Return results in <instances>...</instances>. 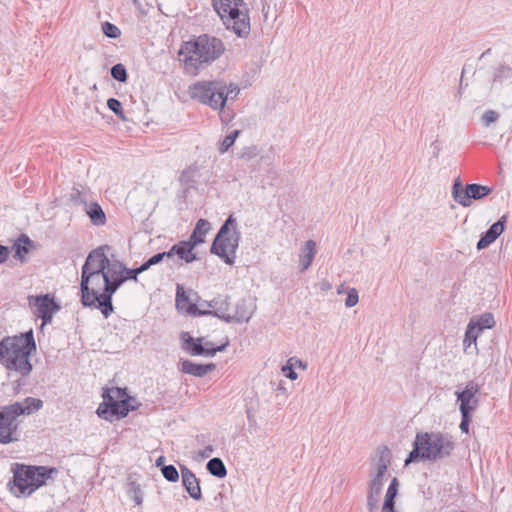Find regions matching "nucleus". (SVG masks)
<instances>
[{
  "mask_svg": "<svg viewBox=\"0 0 512 512\" xmlns=\"http://www.w3.org/2000/svg\"><path fill=\"white\" fill-rule=\"evenodd\" d=\"M471 414L472 413H461V422H460V430L463 432V433H468L469 432V425H470V422H471Z\"/></svg>",
  "mask_w": 512,
  "mask_h": 512,
  "instance_id": "nucleus-46",
  "label": "nucleus"
},
{
  "mask_svg": "<svg viewBox=\"0 0 512 512\" xmlns=\"http://www.w3.org/2000/svg\"><path fill=\"white\" fill-rule=\"evenodd\" d=\"M107 106H108V108H109L111 111H113V112L115 113V115H116L119 119H121V120H123V121H126V120H127V118H126V116H125V114H124V111H123V109H122V104H121V102H120L118 99H116V98H109V99L107 100Z\"/></svg>",
  "mask_w": 512,
  "mask_h": 512,
  "instance_id": "nucleus-37",
  "label": "nucleus"
},
{
  "mask_svg": "<svg viewBox=\"0 0 512 512\" xmlns=\"http://www.w3.org/2000/svg\"><path fill=\"white\" fill-rule=\"evenodd\" d=\"M255 300L251 297L240 299L236 306L234 314L227 316V323L248 322L256 311Z\"/></svg>",
  "mask_w": 512,
  "mask_h": 512,
  "instance_id": "nucleus-16",
  "label": "nucleus"
},
{
  "mask_svg": "<svg viewBox=\"0 0 512 512\" xmlns=\"http://www.w3.org/2000/svg\"><path fill=\"white\" fill-rule=\"evenodd\" d=\"M225 50V45L220 38L202 34L184 42L179 56L182 57L186 72L196 76L200 70L218 60Z\"/></svg>",
  "mask_w": 512,
  "mask_h": 512,
  "instance_id": "nucleus-1",
  "label": "nucleus"
},
{
  "mask_svg": "<svg viewBox=\"0 0 512 512\" xmlns=\"http://www.w3.org/2000/svg\"><path fill=\"white\" fill-rule=\"evenodd\" d=\"M491 189L480 184H467L462 187L459 181H456L452 187V196L454 200L463 207H469L472 200H480L489 195Z\"/></svg>",
  "mask_w": 512,
  "mask_h": 512,
  "instance_id": "nucleus-12",
  "label": "nucleus"
},
{
  "mask_svg": "<svg viewBox=\"0 0 512 512\" xmlns=\"http://www.w3.org/2000/svg\"><path fill=\"white\" fill-rule=\"evenodd\" d=\"M480 390V386L475 381H469L464 390L456 392L457 401L460 402L461 413H473L478 406V399L476 398L477 393Z\"/></svg>",
  "mask_w": 512,
  "mask_h": 512,
  "instance_id": "nucleus-14",
  "label": "nucleus"
},
{
  "mask_svg": "<svg viewBox=\"0 0 512 512\" xmlns=\"http://www.w3.org/2000/svg\"><path fill=\"white\" fill-rule=\"evenodd\" d=\"M455 448L452 438L440 432L417 433L405 466L417 460L437 461L447 458Z\"/></svg>",
  "mask_w": 512,
  "mask_h": 512,
  "instance_id": "nucleus-4",
  "label": "nucleus"
},
{
  "mask_svg": "<svg viewBox=\"0 0 512 512\" xmlns=\"http://www.w3.org/2000/svg\"><path fill=\"white\" fill-rule=\"evenodd\" d=\"M293 364H294V366L302 368L303 370H305L307 368V364L305 362H303L302 360L297 359V358H295V360L293 361Z\"/></svg>",
  "mask_w": 512,
  "mask_h": 512,
  "instance_id": "nucleus-54",
  "label": "nucleus"
},
{
  "mask_svg": "<svg viewBox=\"0 0 512 512\" xmlns=\"http://www.w3.org/2000/svg\"><path fill=\"white\" fill-rule=\"evenodd\" d=\"M210 230V223L205 219H199L196 223V226L187 239L189 242L193 243L194 246L202 244L205 242V236Z\"/></svg>",
  "mask_w": 512,
  "mask_h": 512,
  "instance_id": "nucleus-27",
  "label": "nucleus"
},
{
  "mask_svg": "<svg viewBox=\"0 0 512 512\" xmlns=\"http://www.w3.org/2000/svg\"><path fill=\"white\" fill-rule=\"evenodd\" d=\"M277 391H278L279 393H282V394L286 393V388H285V386H284V383H282V382H281V383H279V385H278V387H277Z\"/></svg>",
  "mask_w": 512,
  "mask_h": 512,
  "instance_id": "nucleus-59",
  "label": "nucleus"
},
{
  "mask_svg": "<svg viewBox=\"0 0 512 512\" xmlns=\"http://www.w3.org/2000/svg\"><path fill=\"white\" fill-rule=\"evenodd\" d=\"M212 5L227 29L242 38L250 34L249 9L244 0H212Z\"/></svg>",
  "mask_w": 512,
  "mask_h": 512,
  "instance_id": "nucleus-7",
  "label": "nucleus"
},
{
  "mask_svg": "<svg viewBox=\"0 0 512 512\" xmlns=\"http://www.w3.org/2000/svg\"><path fill=\"white\" fill-rule=\"evenodd\" d=\"M10 255V248L0 244V264L6 262Z\"/></svg>",
  "mask_w": 512,
  "mask_h": 512,
  "instance_id": "nucleus-50",
  "label": "nucleus"
},
{
  "mask_svg": "<svg viewBox=\"0 0 512 512\" xmlns=\"http://www.w3.org/2000/svg\"><path fill=\"white\" fill-rule=\"evenodd\" d=\"M136 407L128 402V399L114 400L107 395H103V402L97 408V415L107 421L112 422L114 417L122 419Z\"/></svg>",
  "mask_w": 512,
  "mask_h": 512,
  "instance_id": "nucleus-10",
  "label": "nucleus"
},
{
  "mask_svg": "<svg viewBox=\"0 0 512 512\" xmlns=\"http://www.w3.org/2000/svg\"><path fill=\"white\" fill-rule=\"evenodd\" d=\"M70 199L71 201L75 202V203H81V204H85L87 205V202L86 200H84L82 198V193L79 189L77 188H73L71 193H70Z\"/></svg>",
  "mask_w": 512,
  "mask_h": 512,
  "instance_id": "nucleus-49",
  "label": "nucleus"
},
{
  "mask_svg": "<svg viewBox=\"0 0 512 512\" xmlns=\"http://www.w3.org/2000/svg\"><path fill=\"white\" fill-rule=\"evenodd\" d=\"M380 495L367 492V509L369 512H375L378 509Z\"/></svg>",
  "mask_w": 512,
  "mask_h": 512,
  "instance_id": "nucleus-44",
  "label": "nucleus"
},
{
  "mask_svg": "<svg viewBox=\"0 0 512 512\" xmlns=\"http://www.w3.org/2000/svg\"><path fill=\"white\" fill-rule=\"evenodd\" d=\"M499 119V113L495 110H487L482 115L483 124L488 127L490 124L496 122Z\"/></svg>",
  "mask_w": 512,
  "mask_h": 512,
  "instance_id": "nucleus-45",
  "label": "nucleus"
},
{
  "mask_svg": "<svg viewBox=\"0 0 512 512\" xmlns=\"http://www.w3.org/2000/svg\"><path fill=\"white\" fill-rule=\"evenodd\" d=\"M181 477L182 484L190 497L194 500H200L202 498V492L199 480L195 474L186 466H181Z\"/></svg>",
  "mask_w": 512,
  "mask_h": 512,
  "instance_id": "nucleus-23",
  "label": "nucleus"
},
{
  "mask_svg": "<svg viewBox=\"0 0 512 512\" xmlns=\"http://www.w3.org/2000/svg\"><path fill=\"white\" fill-rule=\"evenodd\" d=\"M316 255V242L314 240H308L304 243L301 248V253L299 255V265L300 270L303 272L307 270Z\"/></svg>",
  "mask_w": 512,
  "mask_h": 512,
  "instance_id": "nucleus-26",
  "label": "nucleus"
},
{
  "mask_svg": "<svg viewBox=\"0 0 512 512\" xmlns=\"http://www.w3.org/2000/svg\"><path fill=\"white\" fill-rule=\"evenodd\" d=\"M345 292H347V291H346V288H345V285H344V284H341V285H339V286L337 287V294H339V295H340V294H343V293H345Z\"/></svg>",
  "mask_w": 512,
  "mask_h": 512,
  "instance_id": "nucleus-58",
  "label": "nucleus"
},
{
  "mask_svg": "<svg viewBox=\"0 0 512 512\" xmlns=\"http://www.w3.org/2000/svg\"><path fill=\"white\" fill-rule=\"evenodd\" d=\"M13 478L8 482L9 491L15 497H29L38 488L46 484L47 479L57 474V469L46 466H28L14 464Z\"/></svg>",
  "mask_w": 512,
  "mask_h": 512,
  "instance_id": "nucleus-5",
  "label": "nucleus"
},
{
  "mask_svg": "<svg viewBox=\"0 0 512 512\" xmlns=\"http://www.w3.org/2000/svg\"><path fill=\"white\" fill-rule=\"evenodd\" d=\"M212 452H213V447L209 445L202 452V456L203 457H209L212 454Z\"/></svg>",
  "mask_w": 512,
  "mask_h": 512,
  "instance_id": "nucleus-56",
  "label": "nucleus"
},
{
  "mask_svg": "<svg viewBox=\"0 0 512 512\" xmlns=\"http://www.w3.org/2000/svg\"><path fill=\"white\" fill-rule=\"evenodd\" d=\"M164 258L169 259L168 251L160 252V253H157V254L153 255L152 257H150L149 264H151L152 266L159 264L160 262H162L164 260Z\"/></svg>",
  "mask_w": 512,
  "mask_h": 512,
  "instance_id": "nucleus-48",
  "label": "nucleus"
},
{
  "mask_svg": "<svg viewBox=\"0 0 512 512\" xmlns=\"http://www.w3.org/2000/svg\"><path fill=\"white\" fill-rule=\"evenodd\" d=\"M105 274L110 278H121L124 275V264L118 260L110 261L105 270Z\"/></svg>",
  "mask_w": 512,
  "mask_h": 512,
  "instance_id": "nucleus-33",
  "label": "nucleus"
},
{
  "mask_svg": "<svg viewBox=\"0 0 512 512\" xmlns=\"http://www.w3.org/2000/svg\"><path fill=\"white\" fill-rule=\"evenodd\" d=\"M195 247L196 246H194L193 243L189 242L188 240L179 241L168 250L169 259L177 256L178 261L176 264L179 266L183 264L182 262L186 264L192 263L197 259V255L194 252Z\"/></svg>",
  "mask_w": 512,
  "mask_h": 512,
  "instance_id": "nucleus-19",
  "label": "nucleus"
},
{
  "mask_svg": "<svg viewBox=\"0 0 512 512\" xmlns=\"http://www.w3.org/2000/svg\"><path fill=\"white\" fill-rule=\"evenodd\" d=\"M230 297L227 295H219L207 302V305L211 308V310H201L202 315H213L225 322H227V316H230L228 313L230 307Z\"/></svg>",
  "mask_w": 512,
  "mask_h": 512,
  "instance_id": "nucleus-21",
  "label": "nucleus"
},
{
  "mask_svg": "<svg viewBox=\"0 0 512 512\" xmlns=\"http://www.w3.org/2000/svg\"><path fill=\"white\" fill-rule=\"evenodd\" d=\"M203 338H193L188 336L184 342V350L193 356H209L213 357L217 352H222L228 346V342L217 347H212L210 342H206L205 346L202 344Z\"/></svg>",
  "mask_w": 512,
  "mask_h": 512,
  "instance_id": "nucleus-13",
  "label": "nucleus"
},
{
  "mask_svg": "<svg viewBox=\"0 0 512 512\" xmlns=\"http://www.w3.org/2000/svg\"><path fill=\"white\" fill-rule=\"evenodd\" d=\"M34 248V242L26 234H21L12 246L15 251L14 258L24 263L27 261V255Z\"/></svg>",
  "mask_w": 512,
  "mask_h": 512,
  "instance_id": "nucleus-24",
  "label": "nucleus"
},
{
  "mask_svg": "<svg viewBox=\"0 0 512 512\" xmlns=\"http://www.w3.org/2000/svg\"><path fill=\"white\" fill-rule=\"evenodd\" d=\"M124 283L125 282L122 277L110 278L107 276V282L102 296V302L100 303L101 313L105 318H108L113 313L114 306L112 303V297Z\"/></svg>",
  "mask_w": 512,
  "mask_h": 512,
  "instance_id": "nucleus-18",
  "label": "nucleus"
},
{
  "mask_svg": "<svg viewBox=\"0 0 512 512\" xmlns=\"http://www.w3.org/2000/svg\"><path fill=\"white\" fill-rule=\"evenodd\" d=\"M391 463V451L387 446H380L377 449V462L375 473L370 474L368 482V493L381 495L383 478Z\"/></svg>",
  "mask_w": 512,
  "mask_h": 512,
  "instance_id": "nucleus-11",
  "label": "nucleus"
},
{
  "mask_svg": "<svg viewBox=\"0 0 512 512\" xmlns=\"http://www.w3.org/2000/svg\"><path fill=\"white\" fill-rule=\"evenodd\" d=\"M474 325L477 326L478 331L482 332L484 329H491L495 325L494 316L492 313H484L476 321Z\"/></svg>",
  "mask_w": 512,
  "mask_h": 512,
  "instance_id": "nucleus-34",
  "label": "nucleus"
},
{
  "mask_svg": "<svg viewBox=\"0 0 512 512\" xmlns=\"http://www.w3.org/2000/svg\"><path fill=\"white\" fill-rule=\"evenodd\" d=\"M399 481L394 477L385 493L383 505H395V498L398 494Z\"/></svg>",
  "mask_w": 512,
  "mask_h": 512,
  "instance_id": "nucleus-32",
  "label": "nucleus"
},
{
  "mask_svg": "<svg viewBox=\"0 0 512 512\" xmlns=\"http://www.w3.org/2000/svg\"><path fill=\"white\" fill-rule=\"evenodd\" d=\"M36 349L32 329L18 335L6 336L0 341V364L8 371L26 377L33 369L29 356Z\"/></svg>",
  "mask_w": 512,
  "mask_h": 512,
  "instance_id": "nucleus-2",
  "label": "nucleus"
},
{
  "mask_svg": "<svg viewBox=\"0 0 512 512\" xmlns=\"http://www.w3.org/2000/svg\"><path fill=\"white\" fill-rule=\"evenodd\" d=\"M102 32L108 38H113V39L118 38L121 35L120 29L116 25H114L110 22H104L102 24Z\"/></svg>",
  "mask_w": 512,
  "mask_h": 512,
  "instance_id": "nucleus-40",
  "label": "nucleus"
},
{
  "mask_svg": "<svg viewBox=\"0 0 512 512\" xmlns=\"http://www.w3.org/2000/svg\"><path fill=\"white\" fill-rule=\"evenodd\" d=\"M295 357H291L288 359L287 364L282 367V371L285 373V376L290 380H296L298 378V374L294 371L293 361Z\"/></svg>",
  "mask_w": 512,
  "mask_h": 512,
  "instance_id": "nucleus-43",
  "label": "nucleus"
},
{
  "mask_svg": "<svg viewBox=\"0 0 512 512\" xmlns=\"http://www.w3.org/2000/svg\"><path fill=\"white\" fill-rule=\"evenodd\" d=\"M106 282L107 275L105 272H81V303L84 307H92L101 311L100 303L102 302Z\"/></svg>",
  "mask_w": 512,
  "mask_h": 512,
  "instance_id": "nucleus-9",
  "label": "nucleus"
},
{
  "mask_svg": "<svg viewBox=\"0 0 512 512\" xmlns=\"http://www.w3.org/2000/svg\"><path fill=\"white\" fill-rule=\"evenodd\" d=\"M267 10H269V6L266 5V4H263V7H262V12L266 15L267 13Z\"/></svg>",
  "mask_w": 512,
  "mask_h": 512,
  "instance_id": "nucleus-64",
  "label": "nucleus"
},
{
  "mask_svg": "<svg viewBox=\"0 0 512 512\" xmlns=\"http://www.w3.org/2000/svg\"><path fill=\"white\" fill-rule=\"evenodd\" d=\"M134 499H135V501H136V503H137L138 505H139V504H141V502H142V498H141V496L135 495V498H134Z\"/></svg>",
  "mask_w": 512,
  "mask_h": 512,
  "instance_id": "nucleus-63",
  "label": "nucleus"
},
{
  "mask_svg": "<svg viewBox=\"0 0 512 512\" xmlns=\"http://www.w3.org/2000/svg\"><path fill=\"white\" fill-rule=\"evenodd\" d=\"M42 406V400L33 397H27L23 402L0 406V443L9 444L17 441V417L20 415H30L41 409Z\"/></svg>",
  "mask_w": 512,
  "mask_h": 512,
  "instance_id": "nucleus-6",
  "label": "nucleus"
},
{
  "mask_svg": "<svg viewBox=\"0 0 512 512\" xmlns=\"http://www.w3.org/2000/svg\"><path fill=\"white\" fill-rule=\"evenodd\" d=\"M34 307V314L42 319L43 325L50 323L52 321L54 311L59 309V306L52 298L49 297V295L36 297Z\"/></svg>",
  "mask_w": 512,
  "mask_h": 512,
  "instance_id": "nucleus-20",
  "label": "nucleus"
},
{
  "mask_svg": "<svg viewBox=\"0 0 512 512\" xmlns=\"http://www.w3.org/2000/svg\"><path fill=\"white\" fill-rule=\"evenodd\" d=\"M150 267H152V265L149 264V259H148L143 264H141L139 267L136 268V270L138 271V275L144 271H147Z\"/></svg>",
  "mask_w": 512,
  "mask_h": 512,
  "instance_id": "nucleus-52",
  "label": "nucleus"
},
{
  "mask_svg": "<svg viewBox=\"0 0 512 512\" xmlns=\"http://www.w3.org/2000/svg\"><path fill=\"white\" fill-rule=\"evenodd\" d=\"M124 276L122 277L124 279V282L128 280L138 281V271L136 268H127L124 265Z\"/></svg>",
  "mask_w": 512,
  "mask_h": 512,
  "instance_id": "nucleus-47",
  "label": "nucleus"
},
{
  "mask_svg": "<svg viewBox=\"0 0 512 512\" xmlns=\"http://www.w3.org/2000/svg\"><path fill=\"white\" fill-rule=\"evenodd\" d=\"M463 86H468V83H463V76H462L460 79L459 93H461V89Z\"/></svg>",
  "mask_w": 512,
  "mask_h": 512,
  "instance_id": "nucleus-60",
  "label": "nucleus"
},
{
  "mask_svg": "<svg viewBox=\"0 0 512 512\" xmlns=\"http://www.w3.org/2000/svg\"><path fill=\"white\" fill-rule=\"evenodd\" d=\"M241 133L240 130H234L233 132H231L229 135H227L223 141L221 142L218 150L221 154H224L225 152H227L229 150V148L231 146H233V144L235 143L237 137L239 136V134Z\"/></svg>",
  "mask_w": 512,
  "mask_h": 512,
  "instance_id": "nucleus-35",
  "label": "nucleus"
},
{
  "mask_svg": "<svg viewBox=\"0 0 512 512\" xmlns=\"http://www.w3.org/2000/svg\"><path fill=\"white\" fill-rule=\"evenodd\" d=\"M240 242V231L233 215H230L219 229L210 252L221 258L226 264L233 265Z\"/></svg>",
  "mask_w": 512,
  "mask_h": 512,
  "instance_id": "nucleus-8",
  "label": "nucleus"
},
{
  "mask_svg": "<svg viewBox=\"0 0 512 512\" xmlns=\"http://www.w3.org/2000/svg\"><path fill=\"white\" fill-rule=\"evenodd\" d=\"M463 86H468V83H463V76H462L460 79L459 93H461V89Z\"/></svg>",
  "mask_w": 512,
  "mask_h": 512,
  "instance_id": "nucleus-62",
  "label": "nucleus"
},
{
  "mask_svg": "<svg viewBox=\"0 0 512 512\" xmlns=\"http://www.w3.org/2000/svg\"><path fill=\"white\" fill-rule=\"evenodd\" d=\"M258 155V149L255 145L244 147L240 153L239 158L244 160H251Z\"/></svg>",
  "mask_w": 512,
  "mask_h": 512,
  "instance_id": "nucleus-41",
  "label": "nucleus"
},
{
  "mask_svg": "<svg viewBox=\"0 0 512 512\" xmlns=\"http://www.w3.org/2000/svg\"><path fill=\"white\" fill-rule=\"evenodd\" d=\"M150 267H152V265L149 264V259H148L143 264H141L139 267L136 268V270L138 271V275L144 271H147Z\"/></svg>",
  "mask_w": 512,
  "mask_h": 512,
  "instance_id": "nucleus-53",
  "label": "nucleus"
},
{
  "mask_svg": "<svg viewBox=\"0 0 512 512\" xmlns=\"http://www.w3.org/2000/svg\"><path fill=\"white\" fill-rule=\"evenodd\" d=\"M507 216L503 215L497 222L492 224L490 228L481 236L477 242V249L482 250L492 244L504 231Z\"/></svg>",
  "mask_w": 512,
  "mask_h": 512,
  "instance_id": "nucleus-22",
  "label": "nucleus"
},
{
  "mask_svg": "<svg viewBox=\"0 0 512 512\" xmlns=\"http://www.w3.org/2000/svg\"><path fill=\"white\" fill-rule=\"evenodd\" d=\"M111 76L119 82H126L128 77L126 67L121 63L115 64L111 68Z\"/></svg>",
  "mask_w": 512,
  "mask_h": 512,
  "instance_id": "nucleus-38",
  "label": "nucleus"
},
{
  "mask_svg": "<svg viewBox=\"0 0 512 512\" xmlns=\"http://www.w3.org/2000/svg\"><path fill=\"white\" fill-rule=\"evenodd\" d=\"M239 93L240 88L237 84L232 82L227 84L223 79L197 81L188 88V94L192 100L219 111Z\"/></svg>",
  "mask_w": 512,
  "mask_h": 512,
  "instance_id": "nucleus-3",
  "label": "nucleus"
},
{
  "mask_svg": "<svg viewBox=\"0 0 512 512\" xmlns=\"http://www.w3.org/2000/svg\"><path fill=\"white\" fill-rule=\"evenodd\" d=\"M163 477L169 482H177L179 473L174 465H163L161 468Z\"/></svg>",
  "mask_w": 512,
  "mask_h": 512,
  "instance_id": "nucleus-39",
  "label": "nucleus"
},
{
  "mask_svg": "<svg viewBox=\"0 0 512 512\" xmlns=\"http://www.w3.org/2000/svg\"><path fill=\"white\" fill-rule=\"evenodd\" d=\"M216 368L214 363L197 364L190 360H183L181 362V371L195 377H203Z\"/></svg>",
  "mask_w": 512,
  "mask_h": 512,
  "instance_id": "nucleus-25",
  "label": "nucleus"
},
{
  "mask_svg": "<svg viewBox=\"0 0 512 512\" xmlns=\"http://www.w3.org/2000/svg\"><path fill=\"white\" fill-rule=\"evenodd\" d=\"M381 512H396L395 505H382Z\"/></svg>",
  "mask_w": 512,
  "mask_h": 512,
  "instance_id": "nucleus-55",
  "label": "nucleus"
},
{
  "mask_svg": "<svg viewBox=\"0 0 512 512\" xmlns=\"http://www.w3.org/2000/svg\"><path fill=\"white\" fill-rule=\"evenodd\" d=\"M510 79H512V64L499 63L494 69L492 83L502 84Z\"/></svg>",
  "mask_w": 512,
  "mask_h": 512,
  "instance_id": "nucleus-29",
  "label": "nucleus"
},
{
  "mask_svg": "<svg viewBox=\"0 0 512 512\" xmlns=\"http://www.w3.org/2000/svg\"><path fill=\"white\" fill-rule=\"evenodd\" d=\"M480 331H478L477 326L474 325V321L471 320L467 326L465 337L463 340L464 350L466 351L472 343H476Z\"/></svg>",
  "mask_w": 512,
  "mask_h": 512,
  "instance_id": "nucleus-31",
  "label": "nucleus"
},
{
  "mask_svg": "<svg viewBox=\"0 0 512 512\" xmlns=\"http://www.w3.org/2000/svg\"><path fill=\"white\" fill-rule=\"evenodd\" d=\"M193 296L197 293L193 290H185L180 284L176 286V307L180 311H185L188 315L201 316V310L193 303Z\"/></svg>",
  "mask_w": 512,
  "mask_h": 512,
  "instance_id": "nucleus-17",
  "label": "nucleus"
},
{
  "mask_svg": "<svg viewBox=\"0 0 512 512\" xmlns=\"http://www.w3.org/2000/svg\"><path fill=\"white\" fill-rule=\"evenodd\" d=\"M358 301H359L358 291L355 288H349L347 290L345 306L347 308H352L358 303Z\"/></svg>",
  "mask_w": 512,
  "mask_h": 512,
  "instance_id": "nucleus-42",
  "label": "nucleus"
},
{
  "mask_svg": "<svg viewBox=\"0 0 512 512\" xmlns=\"http://www.w3.org/2000/svg\"><path fill=\"white\" fill-rule=\"evenodd\" d=\"M106 249H109L107 245L100 246L92 250L88 254L81 268V272H105L107 266L110 263L109 258L105 254Z\"/></svg>",
  "mask_w": 512,
  "mask_h": 512,
  "instance_id": "nucleus-15",
  "label": "nucleus"
},
{
  "mask_svg": "<svg viewBox=\"0 0 512 512\" xmlns=\"http://www.w3.org/2000/svg\"><path fill=\"white\" fill-rule=\"evenodd\" d=\"M86 213L90 218V221L95 226H103L106 223V215L102 207L94 202L87 206Z\"/></svg>",
  "mask_w": 512,
  "mask_h": 512,
  "instance_id": "nucleus-28",
  "label": "nucleus"
},
{
  "mask_svg": "<svg viewBox=\"0 0 512 512\" xmlns=\"http://www.w3.org/2000/svg\"><path fill=\"white\" fill-rule=\"evenodd\" d=\"M319 288L322 292H327L332 289V284L328 280L324 279L319 282Z\"/></svg>",
  "mask_w": 512,
  "mask_h": 512,
  "instance_id": "nucleus-51",
  "label": "nucleus"
},
{
  "mask_svg": "<svg viewBox=\"0 0 512 512\" xmlns=\"http://www.w3.org/2000/svg\"><path fill=\"white\" fill-rule=\"evenodd\" d=\"M111 397L114 400H121V399H128V402L130 403L131 397H129L126 393L125 388H107L104 390L103 395H107Z\"/></svg>",
  "mask_w": 512,
  "mask_h": 512,
  "instance_id": "nucleus-36",
  "label": "nucleus"
},
{
  "mask_svg": "<svg viewBox=\"0 0 512 512\" xmlns=\"http://www.w3.org/2000/svg\"><path fill=\"white\" fill-rule=\"evenodd\" d=\"M164 460H165V457H164V456H160V457H158V458L156 459V466H157V467H160V466H161V468H162V467H163V465H164Z\"/></svg>",
  "mask_w": 512,
  "mask_h": 512,
  "instance_id": "nucleus-57",
  "label": "nucleus"
},
{
  "mask_svg": "<svg viewBox=\"0 0 512 512\" xmlns=\"http://www.w3.org/2000/svg\"><path fill=\"white\" fill-rule=\"evenodd\" d=\"M206 468L211 475L217 478H224L227 475V469L220 458L210 459L207 462Z\"/></svg>",
  "mask_w": 512,
  "mask_h": 512,
  "instance_id": "nucleus-30",
  "label": "nucleus"
},
{
  "mask_svg": "<svg viewBox=\"0 0 512 512\" xmlns=\"http://www.w3.org/2000/svg\"><path fill=\"white\" fill-rule=\"evenodd\" d=\"M463 86H468V83H463V76H462L460 79L459 93H461V89Z\"/></svg>",
  "mask_w": 512,
  "mask_h": 512,
  "instance_id": "nucleus-61",
  "label": "nucleus"
}]
</instances>
